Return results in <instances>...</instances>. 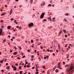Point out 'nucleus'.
Wrapping results in <instances>:
<instances>
[{"label":"nucleus","mask_w":74,"mask_h":74,"mask_svg":"<svg viewBox=\"0 0 74 74\" xmlns=\"http://www.w3.org/2000/svg\"><path fill=\"white\" fill-rule=\"evenodd\" d=\"M74 71V66H73L72 64H71L70 65V69H68L67 72L68 74H71L73 73V72Z\"/></svg>","instance_id":"obj_1"},{"label":"nucleus","mask_w":74,"mask_h":74,"mask_svg":"<svg viewBox=\"0 0 74 74\" xmlns=\"http://www.w3.org/2000/svg\"><path fill=\"white\" fill-rule=\"evenodd\" d=\"M44 15H45V13L44 12L42 13L40 16V18L41 19H42L44 16Z\"/></svg>","instance_id":"obj_2"},{"label":"nucleus","mask_w":74,"mask_h":74,"mask_svg":"<svg viewBox=\"0 0 74 74\" xmlns=\"http://www.w3.org/2000/svg\"><path fill=\"white\" fill-rule=\"evenodd\" d=\"M33 25H34L33 23H31L28 25V27H31V26H33Z\"/></svg>","instance_id":"obj_3"},{"label":"nucleus","mask_w":74,"mask_h":74,"mask_svg":"<svg viewBox=\"0 0 74 74\" xmlns=\"http://www.w3.org/2000/svg\"><path fill=\"white\" fill-rule=\"evenodd\" d=\"M3 32V29L1 28L0 29V36L1 35V33H2Z\"/></svg>","instance_id":"obj_4"},{"label":"nucleus","mask_w":74,"mask_h":74,"mask_svg":"<svg viewBox=\"0 0 74 74\" xmlns=\"http://www.w3.org/2000/svg\"><path fill=\"white\" fill-rule=\"evenodd\" d=\"M45 5V3L42 2L41 3L40 5L41 6H42V5Z\"/></svg>","instance_id":"obj_5"},{"label":"nucleus","mask_w":74,"mask_h":74,"mask_svg":"<svg viewBox=\"0 0 74 74\" xmlns=\"http://www.w3.org/2000/svg\"><path fill=\"white\" fill-rule=\"evenodd\" d=\"M62 32V30L60 31L59 33V34H58L59 35H60V34H61Z\"/></svg>","instance_id":"obj_6"},{"label":"nucleus","mask_w":74,"mask_h":74,"mask_svg":"<svg viewBox=\"0 0 74 74\" xmlns=\"http://www.w3.org/2000/svg\"><path fill=\"white\" fill-rule=\"evenodd\" d=\"M13 70L14 71H15L16 70V67H14V68H13Z\"/></svg>","instance_id":"obj_7"},{"label":"nucleus","mask_w":74,"mask_h":74,"mask_svg":"<svg viewBox=\"0 0 74 74\" xmlns=\"http://www.w3.org/2000/svg\"><path fill=\"white\" fill-rule=\"evenodd\" d=\"M10 68V66H8L6 67V69H7L8 70H9Z\"/></svg>","instance_id":"obj_8"},{"label":"nucleus","mask_w":74,"mask_h":74,"mask_svg":"<svg viewBox=\"0 0 74 74\" xmlns=\"http://www.w3.org/2000/svg\"><path fill=\"white\" fill-rule=\"evenodd\" d=\"M17 53H18L17 52H14V55H17Z\"/></svg>","instance_id":"obj_9"},{"label":"nucleus","mask_w":74,"mask_h":74,"mask_svg":"<svg viewBox=\"0 0 74 74\" xmlns=\"http://www.w3.org/2000/svg\"><path fill=\"white\" fill-rule=\"evenodd\" d=\"M8 29H11V27L10 26H8Z\"/></svg>","instance_id":"obj_10"},{"label":"nucleus","mask_w":74,"mask_h":74,"mask_svg":"<svg viewBox=\"0 0 74 74\" xmlns=\"http://www.w3.org/2000/svg\"><path fill=\"white\" fill-rule=\"evenodd\" d=\"M3 61H4V59H3L2 60H1L0 61L1 63H3Z\"/></svg>","instance_id":"obj_11"},{"label":"nucleus","mask_w":74,"mask_h":74,"mask_svg":"<svg viewBox=\"0 0 74 74\" xmlns=\"http://www.w3.org/2000/svg\"><path fill=\"white\" fill-rule=\"evenodd\" d=\"M14 23H16V24H17L18 23V22H16V20H15L14 22Z\"/></svg>","instance_id":"obj_12"},{"label":"nucleus","mask_w":74,"mask_h":74,"mask_svg":"<svg viewBox=\"0 0 74 74\" xmlns=\"http://www.w3.org/2000/svg\"><path fill=\"white\" fill-rule=\"evenodd\" d=\"M47 19H49V20H51V17H50L48 18H47Z\"/></svg>","instance_id":"obj_13"},{"label":"nucleus","mask_w":74,"mask_h":74,"mask_svg":"<svg viewBox=\"0 0 74 74\" xmlns=\"http://www.w3.org/2000/svg\"><path fill=\"white\" fill-rule=\"evenodd\" d=\"M64 21H65V22H67V20L66 19L64 18Z\"/></svg>","instance_id":"obj_14"},{"label":"nucleus","mask_w":74,"mask_h":74,"mask_svg":"<svg viewBox=\"0 0 74 74\" xmlns=\"http://www.w3.org/2000/svg\"><path fill=\"white\" fill-rule=\"evenodd\" d=\"M57 67L59 69H60V66H57Z\"/></svg>","instance_id":"obj_15"},{"label":"nucleus","mask_w":74,"mask_h":74,"mask_svg":"<svg viewBox=\"0 0 74 74\" xmlns=\"http://www.w3.org/2000/svg\"><path fill=\"white\" fill-rule=\"evenodd\" d=\"M55 71L56 73H58V69H56V70Z\"/></svg>","instance_id":"obj_16"},{"label":"nucleus","mask_w":74,"mask_h":74,"mask_svg":"<svg viewBox=\"0 0 74 74\" xmlns=\"http://www.w3.org/2000/svg\"><path fill=\"white\" fill-rule=\"evenodd\" d=\"M27 68H29V67H30V66H29V65H27Z\"/></svg>","instance_id":"obj_17"},{"label":"nucleus","mask_w":74,"mask_h":74,"mask_svg":"<svg viewBox=\"0 0 74 74\" xmlns=\"http://www.w3.org/2000/svg\"><path fill=\"white\" fill-rule=\"evenodd\" d=\"M21 66H20L18 67V69H20V70L21 69Z\"/></svg>","instance_id":"obj_18"},{"label":"nucleus","mask_w":74,"mask_h":74,"mask_svg":"<svg viewBox=\"0 0 74 74\" xmlns=\"http://www.w3.org/2000/svg\"><path fill=\"white\" fill-rule=\"evenodd\" d=\"M58 49H60V45H58Z\"/></svg>","instance_id":"obj_19"},{"label":"nucleus","mask_w":74,"mask_h":74,"mask_svg":"<svg viewBox=\"0 0 74 74\" xmlns=\"http://www.w3.org/2000/svg\"><path fill=\"white\" fill-rule=\"evenodd\" d=\"M69 45H70V46H71V47H73V45L72 44H69Z\"/></svg>","instance_id":"obj_20"},{"label":"nucleus","mask_w":74,"mask_h":74,"mask_svg":"<svg viewBox=\"0 0 74 74\" xmlns=\"http://www.w3.org/2000/svg\"><path fill=\"white\" fill-rule=\"evenodd\" d=\"M63 31L64 33H66V31L65 30H63Z\"/></svg>","instance_id":"obj_21"},{"label":"nucleus","mask_w":74,"mask_h":74,"mask_svg":"<svg viewBox=\"0 0 74 74\" xmlns=\"http://www.w3.org/2000/svg\"><path fill=\"white\" fill-rule=\"evenodd\" d=\"M43 21H44V22H46V21H47V19H44L43 20Z\"/></svg>","instance_id":"obj_22"},{"label":"nucleus","mask_w":74,"mask_h":74,"mask_svg":"<svg viewBox=\"0 0 74 74\" xmlns=\"http://www.w3.org/2000/svg\"><path fill=\"white\" fill-rule=\"evenodd\" d=\"M31 4L33 3V0H31Z\"/></svg>","instance_id":"obj_23"},{"label":"nucleus","mask_w":74,"mask_h":74,"mask_svg":"<svg viewBox=\"0 0 74 74\" xmlns=\"http://www.w3.org/2000/svg\"><path fill=\"white\" fill-rule=\"evenodd\" d=\"M5 15V13H3V14H2L1 15L2 16H3V15Z\"/></svg>","instance_id":"obj_24"},{"label":"nucleus","mask_w":74,"mask_h":74,"mask_svg":"<svg viewBox=\"0 0 74 74\" xmlns=\"http://www.w3.org/2000/svg\"><path fill=\"white\" fill-rule=\"evenodd\" d=\"M69 66V65L66 64L65 65V67H68V66Z\"/></svg>","instance_id":"obj_25"},{"label":"nucleus","mask_w":74,"mask_h":74,"mask_svg":"<svg viewBox=\"0 0 74 74\" xmlns=\"http://www.w3.org/2000/svg\"><path fill=\"white\" fill-rule=\"evenodd\" d=\"M18 48L20 49H22V48H21V47L19 46Z\"/></svg>","instance_id":"obj_26"},{"label":"nucleus","mask_w":74,"mask_h":74,"mask_svg":"<svg viewBox=\"0 0 74 74\" xmlns=\"http://www.w3.org/2000/svg\"><path fill=\"white\" fill-rule=\"evenodd\" d=\"M69 13L66 14H65V15H66V16H67V15H69Z\"/></svg>","instance_id":"obj_27"},{"label":"nucleus","mask_w":74,"mask_h":74,"mask_svg":"<svg viewBox=\"0 0 74 74\" xmlns=\"http://www.w3.org/2000/svg\"><path fill=\"white\" fill-rule=\"evenodd\" d=\"M11 21H14V18H12L10 19Z\"/></svg>","instance_id":"obj_28"},{"label":"nucleus","mask_w":74,"mask_h":74,"mask_svg":"<svg viewBox=\"0 0 74 74\" xmlns=\"http://www.w3.org/2000/svg\"><path fill=\"white\" fill-rule=\"evenodd\" d=\"M42 68H44V69H45V66H43Z\"/></svg>","instance_id":"obj_29"},{"label":"nucleus","mask_w":74,"mask_h":74,"mask_svg":"<svg viewBox=\"0 0 74 74\" xmlns=\"http://www.w3.org/2000/svg\"><path fill=\"white\" fill-rule=\"evenodd\" d=\"M10 53H11V52H12V50H10Z\"/></svg>","instance_id":"obj_30"},{"label":"nucleus","mask_w":74,"mask_h":74,"mask_svg":"<svg viewBox=\"0 0 74 74\" xmlns=\"http://www.w3.org/2000/svg\"><path fill=\"white\" fill-rule=\"evenodd\" d=\"M65 37H67V35H65Z\"/></svg>","instance_id":"obj_31"},{"label":"nucleus","mask_w":74,"mask_h":74,"mask_svg":"<svg viewBox=\"0 0 74 74\" xmlns=\"http://www.w3.org/2000/svg\"><path fill=\"white\" fill-rule=\"evenodd\" d=\"M27 52H30V50H27Z\"/></svg>","instance_id":"obj_32"},{"label":"nucleus","mask_w":74,"mask_h":74,"mask_svg":"<svg viewBox=\"0 0 74 74\" xmlns=\"http://www.w3.org/2000/svg\"><path fill=\"white\" fill-rule=\"evenodd\" d=\"M50 52H53V50H50Z\"/></svg>","instance_id":"obj_33"},{"label":"nucleus","mask_w":74,"mask_h":74,"mask_svg":"<svg viewBox=\"0 0 74 74\" xmlns=\"http://www.w3.org/2000/svg\"><path fill=\"white\" fill-rule=\"evenodd\" d=\"M20 74H22V71H20Z\"/></svg>","instance_id":"obj_34"},{"label":"nucleus","mask_w":74,"mask_h":74,"mask_svg":"<svg viewBox=\"0 0 74 74\" xmlns=\"http://www.w3.org/2000/svg\"><path fill=\"white\" fill-rule=\"evenodd\" d=\"M67 45H68V44H66V45L65 46V47H67Z\"/></svg>","instance_id":"obj_35"},{"label":"nucleus","mask_w":74,"mask_h":74,"mask_svg":"<svg viewBox=\"0 0 74 74\" xmlns=\"http://www.w3.org/2000/svg\"><path fill=\"white\" fill-rule=\"evenodd\" d=\"M46 58L47 59H48V58H49V57L48 56H46Z\"/></svg>","instance_id":"obj_36"},{"label":"nucleus","mask_w":74,"mask_h":74,"mask_svg":"<svg viewBox=\"0 0 74 74\" xmlns=\"http://www.w3.org/2000/svg\"><path fill=\"white\" fill-rule=\"evenodd\" d=\"M68 34L69 36H70V33H68Z\"/></svg>","instance_id":"obj_37"},{"label":"nucleus","mask_w":74,"mask_h":74,"mask_svg":"<svg viewBox=\"0 0 74 74\" xmlns=\"http://www.w3.org/2000/svg\"><path fill=\"white\" fill-rule=\"evenodd\" d=\"M5 41H6V40L5 39L3 40V42H5Z\"/></svg>","instance_id":"obj_38"},{"label":"nucleus","mask_w":74,"mask_h":74,"mask_svg":"<svg viewBox=\"0 0 74 74\" xmlns=\"http://www.w3.org/2000/svg\"><path fill=\"white\" fill-rule=\"evenodd\" d=\"M25 56H24L22 58H25Z\"/></svg>","instance_id":"obj_39"},{"label":"nucleus","mask_w":74,"mask_h":74,"mask_svg":"<svg viewBox=\"0 0 74 74\" xmlns=\"http://www.w3.org/2000/svg\"><path fill=\"white\" fill-rule=\"evenodd\" d=\"M32 70H33V69H35V68H34V67H33L32 68Z\"/></svg>","instance_id":"obj_40"},{"label":"nucleus","mask_w":74,"mask_h":74,"mask_svg":"<svg viewBox=\"0 0 74 74\" xmlns=\"http://www.w3.org/2000/svg\"><path fill=\"white\" fill-rule=\"evenodd\" d=\"M63 64L64 65L65 64V62H63Z\"/></svg>","instance_id":"obj_41"},{"label":"nucleus","mask_w":74,"mask_h":74,"mask_svg":"<svg viewBox=\"0 0 74 74\" xmlns=\"http://www.w3.org/2000/svg\"><path fill=\"white\" fill-rule=\"evenodd\" d=\"M44 59H47V58L46 57H44Z\"/></svg>","instance_id":"obj_42"},{"label":"nucleus","mask_w":74,"mask_h":74,"mask_svg":"<svg viewBox=\"0 0 74 74\" xmlns=\"http://www.w3.org/2000/svg\"><path fill=\"white\" fill-rule=\"evenodd\" d=\"M45 71H42V73H45Z\"/></svg>","instance_id":"obj_43"},{"label":"nucleus","mask_w":74,"mask_h":74,"mask_svg":"<svg viewBox=\"0 0 74 74\" xmlns=\"http://www.w3.org/2000/svg\"><path fill=\"white\" fill-rule=\"evenodd\" d=\"M31 42L32 43H33V40H32L31 41Z\"/></svg>","instance_id":"obj_44"},{"label":"nucleus","mask_w":74,"mask_h":74,"mask_svg":"<svg viewBox=\"0 0 74 74\" xmlns=\"http://www.w3.org/2000/svg\"><path fill=\"white\" fill-rule=\"evenodd\" d=\"M14 48L16 49L17 48H16V47H15V46H14Z\"/></svg>","instance_id":"obj_45"},{"label":"nucleus","mask_w":74,"mask_h":74,"mask_svg":"<svg viewBox=\"0 0 74 74\" xmlns=\"http://www.w3.org/2000/svg\"><path fill=\"white\" fill-rule=\"evenodd\" d=\"M8 63H6V66H8Z\"/></svg>","instance_id":"obj_46"},{"label":"nucleus","mask_w":74,"mask_h":74,"mask_svg":"<svg viewBox=\"0 0 74 74\" xmlns=\"http://www.w3.org/2000/svg\"><path fill=\"white\" fill-rule=\"evenodd\" d=\"M38 67H39L38 66H37L36 67V69H38Z\"/></svg>","instance_id":"obj_47"},{"label":"nucleus","mask_w":74,"mask_h":74,"mask_svg":"<svg viewBox=\"0 0 74 74\" xmlns=\"http://www.w3.org/2000/svg\"><path fill=\"white\" fill-rule=\"evenodd\" d=\"M38 73L37 72H36L35 73V74H38Z\"/></svg>","instance_id":"obj_48"},{"label":"nucleus","mask_w":74,"mask_h":74,"mask_svg":"<svg viewBox=\"0 0 74 74\" xmlns=\"http://www.w3.org/2000/svg\"><path fill=\"white\" fill-rule=\"evenodd\" d=\"M31 58H34V56H32Z\"/></svg>","instance_id":"obj_49"},{"label":"nucleus","mask_w":74,"mask_h":74,"mask_svg":"<svg viewBox=\"0 0 74 74\" xmlns=\"http://www.w3.org/2000/svg\"><path fill=\"white\" fill-rule=\"evenodd\" d=\"M24 67H26V64H25V65L24 66Z\"/></svg>","instance_id":"obj_50"},{"label":"nucleus","mask_w":74,"mask_h":74,"mask_svg":"<svg viewBox=\"0 0 74 74\" xmlns=\"http://www.w3.org/2000/svg\"><path fill=\"white\" fill-rule=\"evenodd\" d=\"M68 48L69 49H70V46H68Z\"/></svg>","instance_id":"obj_51"},{"label":"nucleus","mask_w":74,"mask_h":74,"mask_svg":"<svg viewBox=\"0 0 74 74\" xmlns=\"http://www.w3.org/2000/svg\"><path fill=\"white\" fill-rule=\"evenodd\" d=\"M27 63H28V62H26V63H25V64H27Z\"/></svg>","instance_id":"obj_52"},{"label":"nucleus","mask_w":74,"mask_h":74,"mask_svg":"<svg viewBox=\"0 0 74 74\" xmlns=\"http://www.w3.org/2000/svg\"><path fill=\"white\" fill-rule=\"evenodd\" d=\"M53 55L54 56H55V53H53Z\"/></svg>","instance_id":"obj_53"},{"label":"nucleus","mask_w":74,"mask_h":74,"mask_svg":"<svg viewBox=\"0 0 74 74\" xmlns=\"http://www.w3.org/2000/svg\"><path fill=\"white\" fill-rule=\"evenodd\" d=\"M48 6H51V4H49L48 5Z\"/></svg>","instance_id":"obj_54"},{"label":"nucleus","mask_w":74,"mask_h":74,"mask_svg":"<svg viewBox=\"0 0 74 74\" xmlns=\"http://www.w3.org/2000/svg\"><path fill=\"white\" fill-rule=\"evenodd\" d=\"M41 49H43V47H41V46H40Z\"/></svg>","instance_id":"obj_55"},{"label":"nucleus","mask_w":74,"mask_h":74,"mask_svg":"<svg viewBox=\"0 0 74 74\" xmlns=\"http://www.w3.org/2000/svg\"><path fill=\"white\" fill-rule=\"evenodd\" d=\"M50 3H51V4H52V1H50Z\"/></svg>","instance_id":"obj_56"},{"label":"nucleus","mask_w":74,"mask_h":74,"mask_svg":"<svg viewBox=\"0 0 74 74\" xmlns=\"http://www.w3.org/2000/svg\"><path fill=\"white\" fill-rule=\"evenodd\" d=\"M1 22H2H2H3V20H1Z\"/></svg>","instance_id":"obj_57"},{"label":"nucleus","mask_w":74,"mask_h":74,"mask_svg":"<svg viewBox=\"0 0 74 74\" xmlns=\"http://www.w3.org/2000/svg\"><path fill=\"white\" fill-rule=\"evenodd\" d=\"M47 52H49V50L48 49L47 50Z\"/></svg>","instance_id":"obj_58"},{"label":"nucleus","mask_w":74,"mask_h":74,"mask_svg":"<svg viewBox=\"0 0 74 74\" xmlns=\"http://www.w3.org/2000/svg\"><path fill=\"white\" fill-rule=\"evenodd\" d=\"M41 43H40L39 44H38V45H41Z\"/></svg>","instance_id":"obj_59"},{"label":"nucleus","mask_w":74,"mask_h":74,"mask_svg":"<svg viewBox=\"0 0 74 74\" xmlns=\"http://www.w3.org/2000/svg\"><path fill=\"white\" fill-rule=\"evenodd\" d=\"M12 9L10 11V12H12Z\"/></svg>","instance_id":"obj_60"},{"label":"nucleus","mask_w":74,"mask_h":74,"mask_svg":"<svg viewBox=\"0 0 74 74\" xmlns=\"http://www.w3.org/2000/svg\"><path fill=\"white\" fill-rule=\"evenodd\" d=\"M39 59L40 60H41V58H39Z\"/></svg>","instance_id":"obj_61"},{"label":"nucleus","mask_w":74,"mask_h":74,"mask_svg":"<svg viewBox=\"0 0 74 74\" xmlns=\"http://www.w3.org/2000/svg\"><path fill=\"white\" fill-rule=\"evenodd\" d=\"M17 59H20V58H19L18 57H17Z\"/></svg>","instance_id":"obj_62"},{"label":"nucleus","mask_w":74,"mask_h":74,"mask_svg":"<svg viewBox=\"0 0 74 74\" xmlns=\"http://www.w3.org/2000/svg\"><path fill=\"white\" fill-rule=\"evenodd\" d=\"M21 54H22V56H23V55L24 53H22Z\"/></svg>","instance_id":"obj_63"},{"label":"nucleus","mask_w":74,"mask_h":74,"mask_svg":"<svg viewBox=\"0 0 74 74\" xmlns=\"http://www.w3.org/2000/svg\"><path fill=\"white\" fill-rule=\"evenodd\" d=\"M58 66H59V65H60V63H58Z\"/></svg>","instance_id":"obj_64"}]
</instances>
